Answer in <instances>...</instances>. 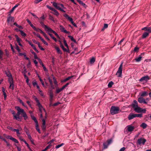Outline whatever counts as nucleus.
I'll return each instance as SVG.
<instances>
[{
    "mask_svg": "<svg viewBox=\"0 0 151 151\" xmlns=\"http://www.w3.org/2000/svg\"><path fill=\"white\" fill-rule=\"evenodd\" d=\"M40 39L45 45H48V43L46 42L42 37L40 38Z\"/></svg>",
    "mask_w": 151,
    "mask_h": 151,
    "instance_id": "nucleus-38",
    "label": "nucleus"
},
{
    "mask_svg": "<svg viewBox=\"0 0 151 151\" xmlns=\"http://www.w3.org/2000/svg\"><path fill=\"white\" fill-rule=\"evenodd\" d=\"M60 31L66 34H69V32L67 31L63 26L60 25Z\"/></svg>",
    "mask_w": 151,
    "mask_h": 151,
    "instance_id": "nucleus-14",
    "label": "nucleus"
},
{
    "mask_svg": "<svg viewBox=\"0 0 151 151\" xmlns=\"http://www.w3.org/2000/svg\"><path fill=\"white\" fill-rule=\"evenodd\" d=\"M64 144L63 143H62L60 144V145H58L56 146V149H58V148H59L60 147H61V146H62L63 145H64Z\"/></svg>",
    "mask_w": 151,
    "mask_h": 151,
    "instance_id": "nucleus-46",
    "label": "nucleus"
},
{
    "mask_svg": "<svg viewBox=\"0 0 151 151\" xmlns=\"http://www.w3.org/2000/svg\"><path fill=\"white\" fill-rule=\"evenodd\" d=\"M18 5H16L15 6L11 9V10L10 12V13L12 12L15 9L18 7Z\"/></svg>",
    "mask_w": 151,
    "mask_h": 151,
    "instance_id": "nucleus-42",
    "label": "nucleus"
},
{
    "mask_svg": "<svg viewBox=\"0 0 151 151\" xmlns=\"http://www.w3.org/2000/svg\"><path fill=\"white\" fill-rule=\"evenodd\" d=\"M132 106L136 112L138 113L141 112V108L138 106V103L136 101L134 100V101L133 103L132 104Z\"/></svg>",
    "mask_w": 151,
    "mask_h": 151,
    "instance_id": "nucleus-5",
    "label": "nucleus"
},
{
    "mask_svg": "<svg viewBox=\"0 0 151 151\" xmlns=\"http://www.w3.org/2000/svg\"><path fill=\"white\" fill-rule=\"evenodd\" d=\"M27 135L28 138L30 140L32 139L30 134H27Z\"/></svg>",
    "mask_w": 151,
    "mask_h": 151,
    "instance_id": "nucleus-61",
    "label": "nucleus"
},
{
    "mask_svg": "<svg viewBox=\"0 0 151 151\" xmlns=\"http://www.w3.org/2000/svg\"><path fill=\"white\" fill-rule=\"evenodd\" d=\"M114 83L113 82L111 81L108 84V87L109 88H111L112 87V86L113 85Z\"/></svg>",
    "mask_w": 151,
    "mask_h": 151,
    "instance_id": "nucleus-34",
    "label": "nucleus"
},
{
    "mask_svg": "<svg viewBox=\"0 0 151 151\" xmlns=\"http://www.w3.org/2000/svg\"><path fill=\"white\" fill-rule=\"evenodd\" d=\"M48 80H49V82L50 83V84L51 87L52 88H53L54 89V87L53 85L52 81V80H51L50 78H48Z\"/></svg>",
    "mask_w": 151,
    "mask_h": 151,
    "instance_id": "nucleus-33",
    "label": "nucleus"
},
{
    "mask_svg": "<svg viewBox=\"0 0 151 151\" xmlns=\"http://www.w3.org/2000/svg\"><path fill=\"white\" fill-rule=\"evenodd\" d=\"M95 59L94 58H91L90 60V62L91 64L93 63L95 61Z\"/></svg>",
    "mask_w": 151,
    "mask_h": 151,
    "instance_id": "nucleus-41",
    "label": "nucleus"
},
{
    "mask_svg": "<svg viewBox=\"0 0 151 151\" xmlns=\"http://www.w3.org/2000/svg\"><path fill=\"white\" fill-rule=\"evenodd\" d=\"M149 79V77L148 76H146L142 77L139 79V81H147Z\"/></svg>",
    "mask_w": 151,
    "mask_h": 151,
    "instance_id": "nucleus-18",
    "label": "nucleus"
},
{
    "mask_svg": "<svg viewBox=\"0 0 151 151\" xmlns=\"http://www.w3.org/2000/svg\"><path fill=\"white\" fill-rule=\"evenodd\" d=\"M15 37L16 38V41L17 42V43L18 44V45L22 47V45L21 44L22 42V39L19 38L18 36L17 35H15Z\"/></svg>",
    "mask_w": 151,
    "mask_h": 151,
    "instance_id": "nucleus-10",
    "label": "nucleus"
},
{
    "mask_svg": "<svg viewBox=\"0 0 151 151\" xmlns=\"http://www.w3.org/2000/svg\"><path fill=\"white\" fill-rule=\"evenodd\" d=\"M16 49L18 51V52H20V50L19 48V47L18 46H16Z\"/></svg>",
    "mask_w": 151,
    "mask_h": 151,
    "instance_id": "nucleus-55",
    "label": "nucleus"
},
{
    "mask_svg": "<svg viewBox=\"0 0 151 151\" xmlns=\"http://www.w3.org/2000/svg\"><path fill=\"white\" fill-rule=\"evenodd\" d=\"M31 118L32 119L34 120V121H35V123H36L37 122H38L37 120L36 119V118L34 116H31Z\"/></svg>",
    "mask_w": 151,
    "mask_h": 151,
    "instance_id": "nucleus-43",
    "label": "nucleus"
},
{
    "mask_svg": "<svg viewBox=\"0 0 151 151\" xmlns=\"http://www.w3.org/2000/svg\"><path fill=\"white\" fill-rule=\"evenodd\" d=\"M11 140H12V141L14 142L15 143H18L19 142L18 141L17 139H16L15 138L13 137H12L11 139Z\"/></svg>",
    "mask_w": 151,
    "mask_h": 151,
    "instance_id": "nucleus-39",
    "label": "nucleus"
},
{
    "mask_svg": "<svg viewBox=\"0 0 151 151\" xmlns=\"http://www.w3.org/2000/svg\"><path fill=\"white\" fill-rule=\"evenodd\" d=\"M19 115L20 114H18V112L17 114L14 115L13 116L16 119L19 121H21V119L19 117Z\"/></svg>",
    "mask_w": 151,
    "mask_h": 151,
    "instance_id": "nucleus-23",
    "label": "nucleus"
},
{
    "mask_svg": "<svg viewBox=\"0 0 151 151\" xmlns=\"http://www.w3.org/2000/svg\"><path fill=\"white\" fill-rule=\"evenodd\" d=\"M14 19L13 17H9L7 18V22L8 23L11 24L12 23L14 22Z\"/></svg>",
    "mask_w": 151,
    "mask_h": 151,
    "instance_id": "nucleus-15",
    "label": "nucleus"
},
{
    "mask_svg": "<svg viewBox=\"0 0 151 151\" xmlns=\"http://www.w3.org/2000/svg\"><path fill=\"white\" fill-rule=\"evenodd\" d=\"M139 95L141 97H142L147 96L148 95V93L146 91H143L140 93Z\"/></svg>",
    "mask_w": 151,
    "mask_h": 151,
    "instance_id": "nucleus-16",
    "label": "nucleus"
},
{
    "mask_svg": "<svg viewBox=\"0 0 151 151\" xmlns=\"http://www.w3.org/2000/svg\"><path fill=\"white\" fill-rule=\"evenodd\" d=\"M38 47L41 50H44V49L40 45L38 46Z\"/></svg>",
    "mask_w": 151,
    "mask_h": 151,
    "instance_id": "nucleus-63",
    "label": "nucleus"
},
{
    "mask_svg": "<svg viewBox=\"0 0 151 151\" xmlns=\"http://www.w3.org/2000/svg\"><path fill=\"white\" fill-rule=\"evenodd\" d=\"M47 7L48 8H49V9H50L51 10H52V11H53V10L55 9H54L53 8H52V7H50V6H48V5H47Z\"/></svg>",
    "mask_w": 151,
    "mask_h": 151,
    "instance_id": "nucleus-50",
    "label": "nucleus"
},
{
    "mask_svg": "<svg viewBox=\"0 0 151 151\" xmlns=\"http://www.w3.org/2000/svg\"><path fill=\"white\" fill-rule=\"evenodd\" d=\"M122 65L123 63H122L120 65L118 70L116 73V75L118 77H121L122 76Z\"/></svg>",
    "mask_w": 151,
    "mask_h": 151,
    "instance_id": "nucleus-7",
    "label": "nucleus"
},
{
    "mask_svg": "<svg viewBox=\"0 0 151 151\" xmlns=\"http://www.w3.org/2000/svg\"><path fill=\"white\" fill-rule=\"evenodd\" d=\"M112 142V140L111 139H110L108 140L107 141L108 144L107 145H106V143H104V148H106L107 147L108 145L110 144L111 142Z\"/></svg>",
    "mask_w": 151,
    "mask_h": 151,
    "instance_id": "nucleus-21",
    "label": "nucleus"
},
{
    "mask_svg": "<svg viewBox=\"0 0 151 151\" xmlns=\"http://www.w3.org/2000/svg\"><path fill=\"white\" fill-rule=\"evenodd\" d=\"M19 31L20 32L22 36L26 37V36L27 35L24 32L20 30H19Z\"/></svg>",
    "mask_w": 151,
    "mask_h": 151,
    "instance_id": "nucleus-35",
    "label": "nucleus"
},
{
    "mask_svg": "<svg viewBox=\"0 0 151 151\" xmlns=\"http://www.w3.org/2000/svg\"><path fill=\"white\" fill-rule=\"evenodd\" d=\"M67 19H68L70 22L71 23L73 21V19L70 17L69 16L67 18Z\"/></svg>",
    "mask_w": 151,
    "mask_h": 151,
    "instance_id": "nucleus-49",
    "label": "nucleus"
},
{
    "mask_svg": "<svg viewBox=\"0 0 151 151\" xmlns=\"http://www.w3.org/2000/svg\"><path fill=\"white\" fill-rule=\"evenodd\" d=\"M33 98L35 99V101L37 103V105H38V104H40L36 96H33Z\"/></svg>",
    "mask_w": 151,
    "mask_h": 151,
    "instance_id": "nucleus-37",
    "label": "nucleus"
},
{
    "mask_svg": "<svg viewBox=\"0 0 151 151\" xmlns=\"http://www.w3.org/2000/svg\"><path fill=\"white\" fill-rule=\"evenodd\" d=\"M26 41L28 42L29 44L32 47L33 49L37 52H38V50L37 49L35 45H33L31 42L28 40H26Z\"/></svg>",
    "mask_w": 151,
    "mask_h": 151,
    "instance_id": "nucleus-17",
    "label": "nucleus"
},
{
    "mask_svg": "<svg viewBox=\"0 0 151 151\" xmlns=\"http://www.w3.org/2000/svg\"><path fill=\"white\" fill-rule=\"evenodd\" d=\"M53 11V12H52V13L53 14H54L56 16H58L59 15V13L56 10L54 9Z\"/></svg>",
    "mask_w": 151,
    "mask_h": 151,
    "instance_id": "nucleus-29",
    "label": "nucleus"
},
{
    "mask_svg": "<svg viewBox=\"0 0 151 151\" xmlns=\"http://www.w3.org/2000/svg\"><path fill=\"white\" fill-rule=\"evenodd\" d=\"M61 47L64 51L68 52L69 50L68 49H67L65 48L64 46L63 45H61Z\"/></svg>",
    "mask_w": 151,
    "mask_h": 151,
    "instance_id": "nucleus-44",
    "label": "nucleus"
},
{
    "mask_svg": "<svg viewBox=\"0 0 151 151\" xmlns=\"http://www.w3.org/2000/svg\"><path fill=\"white\" fill-rule=\"evenodd\" d=\"M3 53V52L0 50V59H2Z\"/></svg>",
    "mask_w": 151,
    "mask_h": 151,
    "instance_id": "nucleus-48",
    "label": "nucleus"
},
{
    "mask_svg": "<svg viewBox=\"0 0 151 151\" xmlns=\"http://www.w3.org/2000/svg\"><path fill=\"white\" fill-rule=\"evenodd\" d=\"M119 107L112 106L110 110L111 114L112 115L117 114L119 112Z\"/></svg>",
    "mask_w": 151,
    "mask_h": 151,
    "instance_id": "nucleus-6",
    "label": "nucleus"
},
{
    "mask_svg": "<svg viewBox=\"0 0 151 151\" xmlns=\"http://www.w3.org/2000/svg\"><path fill=\"white\" fill-rule=\"evenodd\" d=\"M73 77L72 76H69L65 79H64L63 80L61 81V82H65L66 81H67L68 80L70 79L71 78Z\"/></svg>",
    "mask_w": 151,
    "mask_h": 151,
    "instance_id": "nucleus-32",
    "label": "nucleus"
},
{
    "mask_svg": "<svg viewBox=\"0 0 151 151\" xmlns=\"http://www.w3.org/2000/svg\"><path fill=\"white\" fill-rule=\"evenodd\" d=\"M55 141V140L54 139H52L48 142V144H49V145H51V144Z\"/></svg>",
    "mask_w": 151,
    "mask_h": 151,
    "instance_id": "nucleus-54",
    "label": "nucleus"
},
{
    "mask_svg": "<svg viewBox=\"0 0 151 151\" xmlns=\"http://www.w3.org/2000/svg\"><path fill=\"white\" fill-rule=\"evenodd\" d=\"M52 3L53 6L57 9L64 12H65V11L63 10V9H65V8L62 4L54 2H52Z\"/></svg>",
    "mask_w": 151,
    "mask_h": 151,
    "instance_id": "nucleus-2",
    "label": "nucleus"
},
{
    "mask_svg": "<svg viewBox=\"0 0 151 151\" xmlns=\"http://www.w3.org/2000/svg\"><path fill=\"white\" fill-rule=\"evenodd\" d=\"M69 84V83H67L65 85L63 86L61 88L57 89L56 91V93H58L62 91Z\"/></svg>",
    "mask_w": 151,
    "mask_h": 151,
    "instance_id": "nucleus-11",
    "label": "nucleus"
},
{
    "mask_svg": "<svg viewBox=\"0 0 151 151\" xmlns=\"http://www.w3.org/2000/svg\"><path fill=\"white\" fill-rule=\"evenodd\" d=\"M5 73L6 76L8 77V81L10 84L9 88L13 90L14 88V85L12 76L9 71L8 70L5 71Z\"/></svg>",
    "mask_w": 151,
    "mask_h": 151,
    "instance_id": "nucleus-1",
    "label": "nucleus"
},
{
    "mask_svg": "<svg viewBox=\"0 0 151 151\" xmlns=\"http://www.w3.org/2000/svg\"><path fill=\"white\" fill-rule=\"evenodd\" d=\"M53 82H54V83L55 85H57V82L56 80V79H55V78L53 77Z\"/></svg>",
    "mask_w": 151,
    "mask_h": 151,
    "instance_id": "nucleus-51",
    "label": "nucleus"
},
{
    "mask_svg": "<svg viewBox=\"0 0 151 151\" xmlns=\"http://www.w3.org/2000/svg\"><path fill=\"white\" fill-rule=\"evenodd\" d=\"M51 146V145H48V146H47L44 150H42V151H45L47 150L48 149L50 148Z\"/></svg>",
    "mask_w": 151,
    "mask_h": 151,
    "instance_id": "nucleus-45",
    "label": "nucleus"
},
{
    "mask_svg": "<svg viewBox=\"0 0 151 151\" xmlns=\"http://www.w3.org/2000/svg\"><path fill=\"white\" fill-rule=\"evenodd\" d=\"M44 29L48 34L50 33H53L58 38H60V37L58 35L55 31L47 26L44 25Z\"/></svg>",
    "mask_w": 151,
    "mask_h": 151,
    "instance_id": "nucleus-3",
    "label": "nucleus"
},
{
    "mask_svg": "<svg viewBox=\"0 0 151 151\" xmlns=\"http://www.w3.org/2000/svg\"><path fill=\"white\" fill-rule=\"evenodd\" d=\"M33 34L34 35L36 36L37 37H39L40 39V38H41L42 37H40V35L38 33H36L35 32H33Z\"/></svg>",
    "mask_w": 151,
    "mask_h": 151,
    "instance_id": "nucleus-40",
    "label": "nucleus"
},
{
    "mask_svg": "<svg viewBox=\"0 0 151 151\" xmlns=\"http://www.w3.org/2000/svg\"><path fill=\"white\" fill-rule=\"evenodd\" d=\"M149 35V33L147 32H144L142 35V37L143 38H145L148 36Z\"/></svg>",
    "mask_w": 151,
    "mask_h": 151,
    "instance_id": "nucleus-31",
    "label": "nucleus"
},
{
    "mask_svg": "<svg viewBox=\"0 0 151 151\" xmlns=\"http://www.w3.org/2000/svg\"><path fill=\"white\" fill-rule=\"evenodd\" d=\"M146 139L142 137L138 139L137 142V143L140 145H144L146 142Z\"/></svg>",
    "mask_w": 151,
    "mask_h": 151,
    "instance_id": "nucleus-8",
    "label": "nucleus"
},
{
    "mask_svg": "<svg viewBox=\"0 0 151 151\" xmlns=\"http://www.w3.org/2000/svg\"><path fill=\"white\" fill-rule=\"evenodd\" d=\"M28 148V149L30 150V151H32L31 148H30V147H29V144L27 143L26 144Z\"/></svg>",
    "mask_w": 151,
    "mask_h": 151,
    "instance_id": "nucleus-62",
    "label": "nucleus"
},
{
    "mask_svg": "<svg viewBox=\"0 0 151 151\" xmlns=\"http://www.w3.org/2000/svg\"><path fill=\"white\" fill-rule=\"evenodd\" d=\"M39 108V110L41 112V114H40V117L42 118H43V114L42 113L43 112H45L46 114L45 111V109L43 108L42 106V105L40 104H39L37 105Z\"/></svg>",
    "mask_w": 151,
    "mask_h": 151,
    "instance_id": "nucleus-9",
    "label": "nucleus"
},
{
    "mask_svg": "<svg viewBox=\"0 0 151 151\" xmlns=\"http://www.w3.org/2000/svg\"><path fill=\"white\" fill-rule=\"evenodd\" d=\"M33 85L34 86H35L37 85L36 81H34L32 83Z\"/></svg>",
    "mask_w": 151,
    "mask_h": 151,
    "instance_id": "nucleus-57",
    "label": "nucleus"
},
{
    "mask_svg": "<svg viewBox=\"0 0 151 151\" xmlns=\"http://www.w3.org/2000/svg\"><path fill=\"white\" fill-rule=\"evenodd\" d=\"M142 30H145V31H147L149 32V33L151 32V27H144L142 29Z\"/></svg>",
    "mask_w": 151,
    "mask_h": 151,
    "instance_id": "nucleus-22",
    "label": "nucleus"
},
{
    "mask_svg": "<svg viewBox=\"0 0 151 151\" xmlns=\"http://www.w3.org/2000/svg\"><path fill=\"white\" fill-rule=\"evenodd\" d=\"M33 55H34V57L35 59H37V60H38V59H39V58L37 57V55L36 53L34 54Z\"/></svg>",
    "mask_w": 151,
    "mask_h": 151,
    "instance_id": "nucleus-53",
    "label": "nucleus"
},
{
    "mask_svg": "<svg viewBox=\"0 0 151 151\" xmlns=\"http://www.w3.org/2000/svg\"><path fill=\"white\" fill-rule=\"evenodd\" d=\"M42 128L43 129H45V120L44 119H42Z\"/></svg>",
    "mask_w": 151,
    "mask_h": 151,
    "instance_id": "nucleus-26",
    "label": "nucleus"
},
{
    "mask_svg": "<svg viewBox=\"0 0 151 151\" xmlns=\"http://www.w3.org/2000/svg\"><path fill=\"white\" fill-rule=\"evenodd\" d=\"M53 47L56 50L57 52L59 54H61L62 52L60 50L59 48L56 44L53 45Z\"/></svg>",
    "mask_w": 151,
    "mask_h": 151,
    "instance_id": "nucleus-12",
    "label": "nucleus"
},
{
    "mask_svg": "<svg viewBox=\"0 0 151 151\" xmlns=\"http://www.w3.org/2000/svg\"><path fill=\"white\" fill-rule=\"evenodd\" d=\"M142 58V57L140 56L135 58V60L136 62H139L141 60Z\"/></svg>",
    "mask_w": 151,
    "mask_h": 151,
    "instance_id": "nucleus-30",
    "label": "nucleus"
},
{
    "mask_svg": "<svg viewBox=\"0 0 151 151\" xmlns=\"http://www.w3.org/2000/svg\"><path fill=\"white\" fill-rule=\"evenodd\" d=\"M15 109L18 111V114H21L24 117L25 120L27 118V116L23 109L20 108L19 106H16Z\"/></svg>",
    "mask_w": 151,
    "mask_h": 151,
    "instance_id": "nucleus-4",
    "label": "nucleus"
},
{
    "mask_svg": "<svg viewBox=\"0 0 151 151\" xmlns=\"http://www.w3.org/2000/svg\"><path fill=\"white\" fill-rule=\"evenodd\" d=\"M127 130L129 132H132L134 129V127L131 125H128L127 126Z\"/></svg>",
    "mask_w": 151,
    "mask_h": 151,
    "instance_id": "nucleus-19",
    "label": "nucleus"
},
{
    "mask_svg": "<svg viewBox=\"0 0 151 151\" xmlns=\"http://www.w3.org/2000/svg\"><path fill=\"white\" fill-rule=\"evenodd\" d=\"M49 96L50 97V102H52L53 101V94L52 91H50L49 93Z\"/></svg>",
    "mask_w": 151,
    "mask_h": 151,
    "instance_id": "nucleus-20",
    "label": "nucleus"
},
{
    "mask_svg": "<svg viewBox=\"0 0 151 151\" xmlns=\"http://www.w3.org/2000/svg\"><path fill=\"white\" fill-rule=\"evenodd\" d=\"M135 114H130L128 116V118L129 120H131L134 118L136 117Z\"/></svg>",
    "mask_w": 151,
    "mask_h": 151,
    "instance_id": "nucleus-24",
    "label": "nucleus"
},
{
    "mask_svg": "<svg viewBox=\"0 0 151 151\" xmlns=\"http://www.w3.org/2000/svg\"><path fill=\"white\" fill-rule=\"evenodd\" d=\"M125 148L124 147H122V148H121L120 150L119 151H124V150H125Z\"/></svg>",
    "mask_w": 151,
    "mask_h": 151,
    "instance_id": "nucleus-64",
    "label": "nucleus"
},
{
    "mask_svg": "<svg viewBox=\"0 0 151 151\" xmlns=\"http://www.w3.org/2000/svg\"><path fill=\"white\" fill-rule=\"evenodd\" d=\"M140 126L143 129H145L146 128L147 125L146 124L143 123L140 125Z\"/></svg>",
    "mask_w": 151,
    "mask_h": 151,
    "instance_id": "nucleus-28",
    "label": "nucleus"
},
{
    "mask_svg": "<svg viewBox=\"0 0 151 151\" xmlns=\"http://www.w3.org/2000/svg\"><path fill=\"white\" fill-rule=\"evenodd\" d=\"M26 82V83H27V84H28L29 85L30 84L29 82V80L28 77H27V78Z\"/></svg>",
    "mask_w": 151,
    "mask_h": 151,
    "instance_id": "nucleus-60",
    "label": "nucleus"
},
{
    "mask_svg": "<svg viewBox=\"0 0 151 151\" xmlns=\"http://www.w3.org/2000/svg\"><path fill=\"white\" fill-rule=\"evenodd\" d=\"M138 101L141 104L144 103L145 104H147V102L145 101L144 99L142 97L138 98Z\"/></svg>",
    "mask_w": 151,
    "mask_h": 151,
    "instance_id": "nucleus-13",
    "label": "nucleus"
},
{
    "mask_svg": "<svg viewBox=\"0 0 151 151\" xmlns=\"http://www.w3.org/2000/svg\"><path fill=\"white\" fill-rule=\"evenodd\" d=\"M43 35L44 36V37L48 40H50L49 38L47 36V35L45 33Z\"/></svg>",
    "mask_w": 151,
    "mask_h": 151,
    "instance_id": "nucleus-56",
    "label": "nucleus"
},
{
    "mask_svg": "<svg viewBox=\"0 0 151 151\" xmlns=\"http://www.w3.org/2000/svg\"><path fill=\"white\" fill-rule=\"evenodd\" d=\"M135 115L136 117H141L142 116V114H135Z\"/></svg>",
    "mask_w": 151,
    "mask_h": 151,
    "instance_id": "nucleus-47",
    "label": "nucleus"
},
{
    "mask_svg": "<svg viewBox=\"0 0 151 151\" xmlns=\"http://www.w3.org/2000/svg\"><path fill=\"white\" fill-rule=\"evenodd\" d=\"M49 19H50L52 20L53 22H55L54 19L51 16H50V17H49Z\"/></svg>",
    "mask_w": 151,
    "mask_h": 151,
    "instance_id": "nucleus-58",
    "label": "nucleus"
},
{
    "mask_svg": "<svg viewBox=\"0 0 151 151\" xmlns=\"http://www.w3.org/2000/svg\"><path fill=\"white\" fill-rule=\"evenodd\" d=\"M146 109H142L141 108V112H142L144 113H145L146 112Z\"/></svg>",
    "mask_w": 151,
    "mask_h": 151,
    "instance_id": "nucleus-59",
    "label": "nucleus"
},
{
    "mask_svg": "<svg viewBox=\"0 0 151 151\" xmlns=\"http://www.w3.org/2000/svg\"><path fill=\"white\" fill-rule=\"evenodd\" d=\"M2 90L4 96V99L5 100H6V95L5 92V90L4 87H2Z\"/></svg>",
    "mask_w": 151,
    "mask_h": 151,
    "instance_id": "nucleus-25",
    "label": "nucleus"
},
{
    "mask_svg": "<svg viewBox=\"0 0 151 151\" xmlns=\"http://www.w3.org/2000/svg\"><path fill=\"white\" fill-rule=\"evenodd\" d=\"M22 130V129L20 128H19V129H17V130L16 131L17 134V136H18V135H19L20 134V133L19 132V131H20Z\"/></svg>",
    "mask_w": 151,
    "mask_h": 151,
    "instance_id": "nucleus-36",
    "label": "nucleus"
},
{
    "mask_svg": "<svg viewBox=\"0 0 151 151\" xmlns=\"http://www.w3.org/2000/svg\"><path fill=\"white\" fill-rule=\"evenodd\" d=\"M6 138L7 139H9L10 140H11L12 138V137L10 136L7 135L6 136Z\"/></svg>",
    "mask_w": 151,
    "mask_h": 151,
    "instance_id": "nucleus-52",
    "label": "nucleus"
},
{
    "mask_svg": "<svg viewBox=\"0 0 151 151\" xmlns=\"http://www.w3.org/2000/svg\"><path fill=\"white\" fill-rule=\"evenodd\" d=\"M35 127L36 130L39 133H40V129L39 127L38 122H37L36 123H35Z\"/></svg>",
    "mask_w": 151,
    "mask_h": 151,
    "instance_id": "nucleus-27",
    "label": "nucleus"
}]
</instances>
